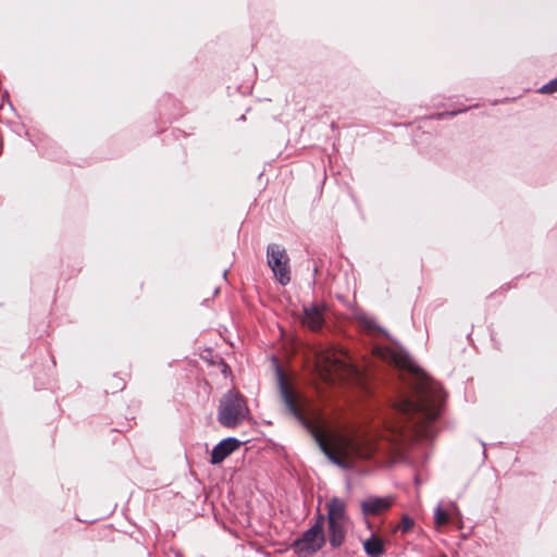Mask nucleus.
I'll return each mask as SVG.
<instances>
[{
  "label": "nucleus",
  "mask_w": 557,
  "mask_h": 557,
  "mask_svg": "<svg viewBox=\"0 0 557 557\" xmlns=\"http://www.w3.org/2000/svg\"><path fill=\"white\" fill-rule=\"evenodd\" d=\"M326 364H324V370L327 372V373H332V371H335L337 369H339L343 363L341 361H337L335 360L334 362H331L329 359L326 360Z\"/></svg>",
  "instance_id": "obj_16"
},
{
  "label": "nucleus",
  "mask_w": 557,
  "mask_h": 557,
  "mask_svg": "<svg viewBox=\"0 0 557 557\" xmlns=\"http://www.w3.org/2000/svg\"><path fill=\"white\" fill-rule=\"evenodd\" d=\"M357 319L369 331H376L379 329L375 321L364 313L358 314Z\"/></svg>",
  "instance_id": "obj_13"
},
{
  "label": "nucleus",
  "mask_w": 557,
  "mask_h": 557,
  "mask_svg": "<svg viewBox=\"0 0 557 557\" xmlns=\"http://www.w3.org/2000/svg\"><path fill=\"white\" fill-rule=\"evenodd\" d=\"M267 263L281 285L285 286L290 282L289 257L283 246L274 243L268 245Z\"/></svg>",
  "instance_id": "obj_5"
},
{
  "label": "nucleus",
  "mask_w": 557,
  "mask_h": 557,
  "mask_svg": "<svg viewBox=\"0 0 557 557\" xmlns=\"http://www.w3.org/2000/svg\"><path fill=\"white\" fill-rule=\"evenodd\" d=\"M324 522L325 517L323 515H318L315 523L308 529L300 539H297L293 543V547L298 554L311 556L324 546Z\"/></svg>",
  "instance_id": "obj_4"
},
{
  "label": "nucleus",
  "mask_w": 557,
  "mask_h": 557,
  "mask_svg": "<svg viewBox=\"0 0 557 557\" xmlns=\"http://www.w3.org/2000/svg\"><path fill=\"white\" fill-rule=\"evenodd\" d=\"M540 91L542 94H553V92L557 91V77L555 79L550 81L549 83L543 85L540 88Z\"/></svg>",
  "instance_id": "obj_15"
},
{
  "label": "nucleus",
  "mask_w": 557,
  "mask_h": 557,
  "mask_svg": "<svg viewBox=\"0 0 557 557\" xmlns=\"http://www.w3.org/2000/svg\"><path fill=\"white\" fill-rule=\"evenodd\" d=\"M327 509V522L342 521L349 522L347 513V504L339 497H332L326 504Z\"/></svg>",
  "instance_id": "obj_8"
},
{
  "label": "nucleus",
  "mask_w": 557,
  "mask_h": 557,
  "mask_svg": "<svg viewBox=\"0 0 557 557\" xmlns=\"http://www.w3.org/2000/svg\"><path fill=\"white\" fill-rule=\"evenodd\" d=\"M393 504L392 497H369L361 503L362 512L366 516L380 515L387 510Z\"/></svg>",
  "instance_id": "obj_9"
},
{
  "label": "nucleus",
  "mask_w": 557,
  "mask_h": 557,
  "mask_svg": "<svg viewBox=\"0 0 557 557\" xmlns=\"http://www.w3.org/2000/svg\"><path fill=\"white\" fill-rule=\"evenodd\" d=\"M276 379L280 396L287 411L312 434L319 448L332 463L351 470L359 462L373 457L375 453L374 445L367 440L339 436L331 443L324 430L307 418L305 412V407L308 404L307 398L292 386L280 368L276 369Z\"/></svg>",
  "instance_id": "obj_1"
},
{
  "label": "nucleus",
  "mask_w": 557,
  "mask_h": 557,
  "mask_svg": "<svg viewBox=\"0 0 557 557\" xmlns=\"http://www.w3.org/2000/svg\"><path fill=\"white\" fill-rule=\"evenodd\" d=\"M445 394L441 384L433 381L423 382L417 389L414 398H403L396 409L401 417V424L394 426L397 436L395 441H403L410 435L429 433L431 424L441 413Z\"/></svg>",
  "instance_id": "obj_2"
},
{
  "label": "nucleus",
  "mask_w": 557,
  "mask_h": 557,
  "mask_svg": "<svg viewBox=\"0 0 557 557\" xmlns=\"http://www.w3.org/2000/svg\"><path fill=\"white\" fill-rule=\"evenodd\" d=\"M413 524H414V522H413L412 518H410L409 516L405 515V516H403V518L400 520L398 529L403 533H407V532H409L412 529Z\"/></svg>",
  "instance_id": "obj_14"
},
{
  "label": "nucleus",
  "mask_w": 557,
  "mask_h": 557,
  "mask_svg": "<svg viewBox=\"0 0 557 557\" xmlns=\"http://www.w3.org/2000/svg\"><path fill=\"white\" fill-rule=\"evenodd\" d=\"M240 446V442L235 437H227L222 440L219 444H216L211 453L212 465H219L224 459H226L231 454H233Z\"/></svg>",
  "instance_id": "obj_7"
},
{
  "label": "nucleus",
  "mask_w": 557,
  "mask_h": 557,
  "mask_svg": "<svg viewBox=\"0 0 557 557\" xmlns=\"http://www.w3.org/2000/svg\"><path fill=\"white\" fill-rule=\"evenodd\" d=\"M248 413L246 401L242 395L230 391L220 401L218 421L226 428L237 426Z\"/></svg>",
  "instance_id": "obj_3"
},
{
  "label": "nucleus",
  "mask_w": 557,
  "mask_h": 557,
  "mask_svg": "<svg viewBox=\"0 0 557 557\" xmlns=\"http://www.w3.org/2000/svg\"><path fill=\"white\" fill-rule=\"evenodd\" d=\"M348 525L349 522H327L329 542L333 548H338L344 544Z\"/></svg>",
  "instance_id": "obj_10"
},
{
  "label": "nucleus",
  "mask_w": 557,
  "mask_h": 557,
  "mask_svg": "<svg viewBox=\"0 0 557 557\" xmlns=\"http://www.w3.org/2000/svg\"><path fill=\"white\" fill-rule=\"evenodd\" d=\"M448 513L438 506L434 511V521L436 527H442L448 523Z\"/></svg>",
  "instance_id": "obj_12"
},
{
  "label": "nucleus",
  "mask_w": 557,
  "mask_h": 557,
  "mask_svg": "<svg viewBox=\"0 0 557 557\" xmlns=\"http://www.w3.org/2000/svg\"><path fill=\"white\" fill-rule=\"evenodd\" d=\"M363 548L372 557H379L384 554L383 541L374 535L363 542Z\"/></svg>",
  "instance_id": "obj_11"
},
{
  "label": "nucleus",
  "mask_w": 557,
  "mask_h": 557,
  "mask_svg": "<svg viewBox=\"0 0 557 557\" xmlns=\"http://www.w3.org/2000/svg\"><path fill=\"white\" fill-rule=\"evenodd\" d=\"M325 306L322 304H312L304 307V319L302 323L309 330L318 332L322 330L325 323Z\"/></svg>",
  "instance_id": "obj_6"
}]
</instances>
